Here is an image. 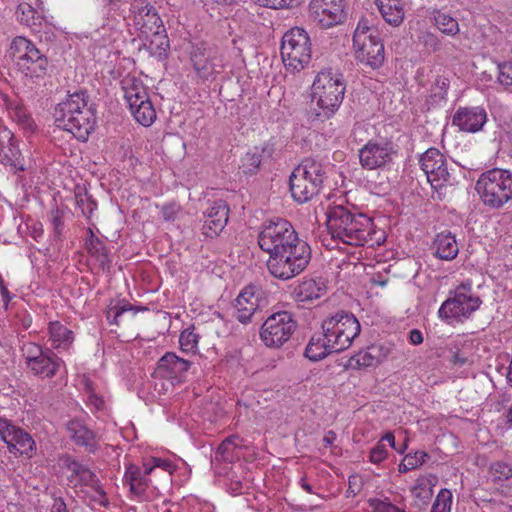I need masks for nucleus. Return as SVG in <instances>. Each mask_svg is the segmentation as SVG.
Wrapping results in <instances>:
<instances>
[{
  "instance_id": "nucleus-12",
  "label": "nucleus",
  "mask_w": 512,
  "mask_h": 512,
  "mask_svg": "<svg viewBox=\"0 0 512 512\" xmlns=\"http://www.w3.org/2000/svg\"><path fill=\"white\" fill-rule=\"evenodd\" d=\"M297 328V322L288 311L270 315L262 324L260 336L268 347H280L290 339Z\"/></svg>"
},
{
  "instance_id": "nucleus-13",
  "label": "nucleus",
  "mask_w": 512,
  "mask_h": 512,
  "mask_svg": "<svg viewBox=\"0 0 512 512\" xmlns=\"http://www.w3.org/2000/svg\"><path fill=\"white\" fill-rule=\"evenodd\" d=\"M123 90L135 120L145 127L152 125L156 119V111L144 86L132 79L124 82Z\"/></svg>"
},
{
  "instance_id": "nucleus-31",
  "label": "nucleus",
  "mask_w": 512,
  "mask_h": 512,
  "mask_svg": "<svg viewBox=\"0 0 512 512\" xmlns=\"http://www.w3.org/2000/svg\"><path fill=\"white\" fill-rule=\"evenodd\" d=\"M139 310H147V308H138L125 303L121 306H116L114 309L113 322L117 326L130 327L138 322L137 313Z\"/></svg>"
},
{
  "instance_id": "nucleus-25",
  "label": "nucleus",
  "mask_w": 512,
  "mask_h": 512,
  "mask_svg": "<svg viewBox=\"0 0 512 512\" xmlns=\"http://www.w3.org/2000/svg\"><path fill=\"white\" fill-rule=\"evenodd\" d=\"M61 359L58 358L51 350L47 349L46 353L41 355L33 362H27V366L36 375L44 377H52L56 374L60 367Z\"/></svg>"
},
{
  "instance_id": "nucleus-38",
  "label": "nucleus",
  "mask_w": 512,
  "mask_h": 512,
  "mask_svg": "<svg viewBox=\"0 0 512 512\" xmlns=\"http://www.w3.org/2000/svg\"><path fill=\"white\" fill-rule=\"evenodd\" d=\"M412 496L421 504H428L433 495L432 488L425 479H418L416 484L411 488Z\"/></svg>"
},
{
  "instance_id": "nucleus-63",
  "label": "nucleus",
  "mask_w": 512,
  "mask_h": 512,
  "mask_svg": "<svg viewBox=\"0 0 512 512\" xmlns=\"http://www.w3.org/2000/svg\"><path fill=\"white\" fill-rule=\"evenodd\" d=\"M155 467H161L163 468L165 471H168L171 473V469H172V464L166 460H163V459H160V458H156L154 459V466H153V469Z\"/></svg>"
},
{
  "instance_id": "nucleus-26",
  "label": "nucleus",
  "mask_w": 512,
  "mask_h": 512,
  "mask_svg": "<svg viewBox=\"0 0 512 512\" xmlns=\"http://www.w3.org/2000/svg\"><path fill=\"white\" fill-rule=\"evenodd\" d=\"M383 19L394 26L400 25L405 16L403 0H375Z\"/></svg>"
},
{
  "instance_id": "nucleus-64",
  "label": "nucleus",
  "mask_w": 512,
  "mask_h": 512,
  "mask_svg": "<svg viewBox=\"0 0 512 512\" xmlns=\"http://www.w3.org/2000/svg\"><path fill=\"white\" fill-rule=\"evenodd\" d=\"M357 477L352 476L349 478V488L347 490L348 493L356 495L360 491V487L356 485Z\"/></svg>"
},
{
  "instance_id": "nucleus-43",
  "label": "nucleus",
  "mask_w": 512,
  "mask_h": 512,
  "mask_svg": "<svg viewBox=\"0 0 512 512\" xmlns=\"http://www.w3.org/2000/svg\"><path fill=\"white\" fill-rule=\"evenodd\" d=\"M226 225L227 222H224L222 219L212 220L205 217V221L202 226V234L206 238H215L223 231Z\"/></svg>"
},
{
  "instance_id": "nucleus-52",
  "label": "nucleus",
  "mask_w": 512,
  "mask_h": 512,
  "mask_svg": "<svg viewBox=\"0 0 512 512\" xmlns=\"http://www.w3.org/2000/svg\"><path fill=\"white\" fill-rule=\"evenodd\" d=\"M435 87L434 95L443 99L449 87V79L444 76H437L435 78Z\"/></svg>"
},
{
  "instance_id": "nucleus-14",
  "label": "nucleus",
  "mask_w": 512,
  "mask_h": 512,
  "mask_svg": "<svg viewBox=\"0 0 512 512\" xmlns=\"http://www.w3.org/2000/svg\"><path fill=\"white\" fill-rule=\"evenodd\" d=\"M469 292V285L458 286L455 296L442 303L438 311L439 317L445 320L468 318L481 304L480 298L469 294Z\"/></svg>"
},
{
  "instance_id": "nucleus-42",
  "label": "nucleus",
  "mask_w": 512,
  "mask_h": 512,
  "mask_svg": "<svg viewBox=\"0 0 512 512\" xmlns=\"http://www.w3.org/2000/svg\"><path fill=\"white\" fill-rule=\"evenodd\" d=\"M452 504V493L448 489H441L438 493L431 512H450Z\"/></svg>"
},
{
  "instance_id": "nucleus-55",
  "label": "nucleus",
  "mask_w": 512,
  "mask_h": 512,
  "mask_svg": "<svg viewBox=\"0 0 512 512\" xmlns=\"http://www.w3.org/2000/svg\"><path fill=\"white\" fill-rule=\"evenodd\" d=\"M410 458H412L413 468L415 469L425 463L429 455L424 451H416L413 455L410 454Z\"/></svg>"
},
{
  "instance_id": "nucleus-22",
  "label": "nucleus",
  "mask_w": 512,
  "mask_h": 512,
  "mask_svg": "<svg viewBox=\"0 0 512 512\" xmlns=\"http://www.w3.org/2000/svg\"><path fill=\"white\" fill-rule=\"evenodd\" d=\"M67 431L71 440L78 446L85 447L87 451L97 449V438L93 430L89 429L80 419H72L67 423Z\"/></svg>"
},
{
  "instance_id": "nucleus-62",
  "label": "nucleus",
  "mask_w": 512,
  "mask_h": 512,
  "mask_svg": "<svg viewBox=\"0 0 512 512\" xmlns=\"http://www.w3.org/2000/svg\"><path fill=\"white\" fill-rule=\"evenodd\" d=\"M163 217L165 220L174 219V215L176 213L174 205H166L162 209Z\"/></svg>"
},
{
  "instance_id": "nucleus-60",
  "label": "nucleus",
  "mask_w": 512,
  "mask_h": 512,
  "mask_svg": "<svg viewBox=\"0 0 512 512\" xmlns=\"http://www.w3.org/2000/svg\"><path fill=\"white\" fill-rule=\"evenodd\" d=\"M409 340L414 345L421 344L423 342L422 333L417 329L411 330L409 333Z\"/></svg>"
},
{
  "instance_id": "nucleus-9",
  "label": "nucleus",
  "mask_w": 512,
  "mask_h": 512,
  "mask_svg": "<svg viewBox=\"0 0 512 512\" xmlns=\"http://www.w3.org/2000/svg\"><path fill=\"white\" fill-rule=\"evenodd\" d=\"M280 51L287 69L303 70L310 63L312 55L308 33L300 27L291 28L282 37Z\"/></svg>"
},
{
  "instance_id": "nucleus-5",
  "label": "nucleus",
  "mask_w": 512,
  "mask_h": 512,
  "mask_svg": "<svg viewBox=\"0 0 512 512\" xmlns=\"http://www.w3.org/2000/svg\"><path fill=\"white\" fill-rule=\"evenodd\" d=\"M345 89L342 75L331 71L318 73L312 85L313 98L317 100V105L322 110L317 116L329 118L339 108Z\"/></svg>"
},
{
  "instance_id": "nucleus-50",
  "label": "nucleus",
  "mask_w": 512,
  "mask_h": 512,
  "mask_svg": "<svg viewBox=\"0 0 512 512\" xmlns=\"http://www.w3.org/2000/svg\"><path fill=\"white\" fill-rule=\"evenodd\" d=\"M18 430L9 420L0 417V438L7 444L9 438Z\"/></svg>"
},
{
  "instance_id": "nucleus-46",
  "label": "nucleus",
  "mask_w": 512,
  "mask_h": 512,
  "mask_svg": "<svg viewBox=\"0 0 512 512\" xmlns=\"http://www.w3.org/2000/svg\"><path fill=\"white\" fill-rule=\"evenodd\" d=\"M369 505L372 507L373 512H406L390 502L379 499H370Z\"/></svg>"
},
{
  "instance_id": "nucleus-21",
  "label": "nucleus",
  "mask_w": 512,
  "mask_h": 512,
  "mask_svg": "<svg viewBox=\"0 0 512 512\" xmlns=\"http://www.w3.org/2000/svg\"><path fill=\"white\" fill-rule=\"evenodd\" d=\"M190 365V361L168 352L160 358L154 373L161 378L180 380L188 371Z\"/></svg>"
},
{
  "instance_id": "nucleus-1",
  "label": "nucleus",
  "mask_w": 512,
  "mask_h": 512,
  "mask_svg": "<svg viewBox=\"0 0 512 512\" xmlns=\"http://www.w3.org/2000/svg\"><path fill=\"white\" fill-rule=\"evenodd\" d=\"M327 228L333 239L352 246H373L372 220L362 214L353 213L348 208L338 205L329 207L327 211Z\"/></svg>"
},
{
  "instance_id": "nucleus-3",
  "label": "nucleus",
  "mask_w": 512,
  "mask_h": 512,
  "mask_svg": "<svg viewBox=\"0 0 512 512\" xmlns=\"http://www.w3.org/2000/svg\"><path fill=\"white\" fill-rule=\"evenodd\" d=\"M325 178L323 165L311 158L304 159L289 179L293 199L299 203L310 201L320 192Z\"/></svg>"
},
{
  "instance_id": "nucleus-51",
  "label": "nucleus",
  "mask_w": 512,
  "mask_h": 512,
  "mask_svg": "<svg viewBox=\"0 0 512 512\" xmlns=\"http://www.w3.org/2000/svg\"><path fill=\"white\" fill-rule=\"evenodd\" d=\"M507 69L510 70L511 68L506 64H498L496 68L497 80L499 81V83L505 86L512 85V75H510V73L506 71Z\"/></svg>"
},
{
  "instance_id": "nucleus-7",
  "label": "nucleus",
  "mask_w": 512,
  "mask_h": 512,
  "mask_svg": "<svg viewBox=\"0 0 512 512\" xmlns=\"http://www.w3.org/2000/svg\"><path fill=\"white\" fill-rule=\"evenodd\" d=\"M303 242L291 223L282 218L266 221L258 235L259 247L269 256Z\"/></svg>"
},
{
  "instance_id": "nucleus-29",
  "label": "nucleus",
  "mask_w": 512,
  "mask_h": 512,
  "mask_svg": "<svg viewBox=\"0 0 512 512\" xmlns=\"http://www.w3.org/2000/svg\"><path fill=\"white\" fill-rule=\"evenodd\" d=\"M153 471V467H145L144 474L142 473L140 467L136 465H129L126 469L125 473V481L130 486V491L137 495H144L146 488L148 486L145 475L150 474Z\"/></svg>"
},
{
  "instance_id": "nucleus-6",
  "label": "nucleus",
  "mask_w": 512,
  "mask_h": 512,
  "mask_svg": "<svg viewBox=\"0 0 512 512\" xmlns=\"http://www.w3.org/2000/svg\"><path fill=\"white\" fill-rule=\"evenodd\" d=\"M310 260L311 248L305 241L269 256L267 268L273 277L289 280L304 271Z\"/></svg>"
},
{
  "instance_id": "nucleus-4",
  "label": "nucleus",
  "mask_w": 512,
  "mask_h": 512,
  "mask_svg": "<svg viewBox=\"0 0 512 512\" xmlns=\"http://www.w3.org/2000/svg\"><path fill=\"white\" fill-rule=\"evenodd\" d=\"M475 189L485 205L498 209L512 199V173L497 168L486 171Z\"/></svg>"
},
{
  "instance_id": "nucleus-15",
  "label": "nucleus",
  "mask_w": 512,
  "mask_h": 512,
  "mask_svg": "<svg viewBox=\"0 0 512 512\" xmlns=\"http://www.w3.org/2000/svg\"><path fill=\"white\" fill-rule=\"evenodd\" d=\"M309 17L322 28L340 24L346 18L344 0H311Z\"/></svg>"
},
{
  "instance_id": "nucleus-53",
  "label": "nucleus",
  "mask_w": 512,
  "mask_h": 512,
  "mask_svg": "<svg viewBox=\"0 0 512 512\" xmlns=\"http://www.w3.org/2000/svg\"><path fill=\"white\" fill-rule=\"evenodd\" d=\"M387 457V450L385 448V445L381 442L378 443V445L373 448L370 452V460L373 463H380Z\"/></svg>"
},
{
  "instance_id": "nucleus-45",
  "label": "nucleus",
  "mask_w": 512,
  "mask_h": 512,
  "mask_svg": "<svg viewBox=\"0 0 512 512\" xmlns=\"http://www.w3.org/2000/svg\"><path fill=\"white\" fill-rule=\"evenodd\" d=\"M234 448L230 446V440H223L215 452L216 461L233 462Z\"/></svg>"
},
{
  "instance_id": "nucleus-49",
  "label": "nucleus",
  "mask_w": 512,
  "mask_h": 512,
  "mask_svg": "<svg viewBox=\"0 0 512 512\" xmlns=\"http://www.w3.org/2000/svg\"><path fill=\"white\" fill-rule=\"evenodd\" d=\"M375 350L374 347L370 348L369 351L361 352L357 355V364L359 366L363 367H370L373 365H376L379 360L376 358V356L373 354V351Z\"/></svg>"
},
{
  "instance_id": "nucleus-39",
  "label": "nucleus",
  "mask_w": 512,
  "mask_h": 512,
  "mask_svg": "<svg viewBox=\"0 0 512 512\" xmlns=\"http://www.w3.org/2000/svg\"><path fill=\"white\" fill-rule=\"evenodd\" d=\"M199 335L194 333V327L185 329L179 338V343L181 349L185 352H193L197 351Z\"/></svg>"
},
{
  "instance_id": "nucleus-35",
  "label": "nucleus",
  "mask_w": 512,
  "mask_h": 512,
  "mask_svg": "<svg viewBox=\"0 0 512 512\" xmlns=\"http://www.w3.org/2000/svg\"><path fill=\"white\" fill-rule=\"evenodd\" d=\"M36 46L28 39L22 36L15 37L14 40L11 43V52L13 55V58L16 62V65L19 61H21L23 58H25L32 49H35Z\"/></svg>"
},
{
  "instance_id": "nucleus-54",
  "label": "nucleus",
  "mask_w": 512,
  "mask_h": 512,
  "mask_svg": "<svg viewBox=\"0 0 512 512\" xmlns=\"http://www.w3.org/2000/svg\"><path fill=\"white\" fill-rule=\"evenodd\" d=\"M52 224H53L55 236L59 237L61 235L64 223H63V217L58 210H56L52 213Z\"/></svg>"
},
{
  "instance_id": "nucleus-33",
  "label": "nucleus",
  "mask_w": 512,
  "mask_h": 512,
  "mask_svg": "<svg viewBox=\"0 0 512 512\" xmlns=\"http://www.w3.org/2000/svg\"><path fill=\"white\" fill-rule=\"evenodd\" d=\"M49 333L55 348H67L73 342V332L59 322L50 323Z\"/></svg>"
},
{
  "instance_id": "nucleus-10",
  "label": "nucleus",
  "mask_w": 512,
  "mask_h": 512,
  "mask_svg": "<svg viewBox=\"0 0 512 512\" xmlns=\"http://www.w3.org/2000/svg\"><path fill=\"white\" fill-rule=\"evenodd\" d=\"M356 59L362 64L377 69L384 62V45L375 30L358 25L353 36Z\"/></svg>"
},
{
  "instance_id": "nucleus-8",
  "label": "nucleus",
  "mask_w": 512,
  "mask_h": 512,
  "mask_svg": "<svg viewBox=\"0 0 512 512\" xmlns=\"http://www.w3.org/2000/svg\"><path fill=\"white\" fill-rule=\"evenodd\" d=\"M323 336L331 342L330 347L342 352L350 347L361 331L357 318L349 312L340 311L322 322Z\"/></svg>"
},
{
  "instance_id": "nucleus-16",
  "label": "nucleus",
  "mask_w": 512,
  "mask_h": 512,
  "mask_svg": "<svg viewBox=\"0 0 512 512\" xmlns=\"http://www.w3.org/2000/svg\"><path fill=\"white\" fill-rule=\"evenodd\" d=\"M134 26L141 35H159L164 31L162 20L154 6L145 0H135L132 4Z\"/></svg>"
},
{
  "instance_id": "nucleus-47",
  "label": "nucleus",
  "mask_w": 512,
  "mask_h": 512,
  "mask_svg": "<svg viewBox=\"0 0 512 512\" xmlns=\"http://www.w3.org/2000/svg\"><path fill=\"white\" fill-rule=\"evenodd\" d=\"M76 198H77V204L81 208L82 213L86 217H91L93 211L97 207L96 202L91 198V196H88L87 194H85L84 198L76 195Z\"/></svg>"
},
{
  "instance_id": "nucleus-27",
  "label": "nucleus",
  "mask_w": 512,
  "mask_h": 512,
  "mask_svg": "<svg viewBox=\"0 0 512 512\" xmlns=\"http://www.w3.org/2000/svg\"><path fill=\"white\" fill-rule=\"evenodd\" d=\"M434 255L441 260H452L458 252L455 237L450 233H439L433 241Z\"/></svg>"
},
{
  "instance_id": "nucleus-44",
  "label": "nucleus",
  "mask_w": 512,
  "mask_h": 512,
  "mask_svg": "<svg viewBox=\"0 0 512 512\" xmlns=\"http://www.w3.org/2000/svg\"><path fill=\"white\" fill-rule=\"evenodd\" d=\"M241 169L244 174H254L261 164V155L257 152H247L242 158Z\"/></svg>"
},
{
  "instance_id": "nucleus-17",
  "label": "nucleus",
  "mask_w": 512,
  "mask_h": 512,
  "mask_svg": "<svg viewBox=\"0 0 512 512\" xmlns=\"http://www.w3.org/2000/svg\"><path fill=\"white\" fill-rule=\"evenodd\" d=\"M420 164L433 188H441L449 181L450 174L447 169L446 159L438 149H428L421 156Z\"/></svg>"
},
{
  "instance_id": "nucleus-48",
  "label": "nucleus",
  "mask_w": 512,
  "mask_h": 512,
  "mask_svg": "<svg viewBox=\"0 0 512 512\" xmlns=\"http://www.w3.org/2000/svg\"><path fill=\"white\" fill-rule=\"evenodd\" d=\"M46 353V350L44 351L41 346L29 343L24 346L23 348V355L25 356L26 363L27 362H33L37 358H39L41 355Z\"/></svg>"
},
{
  "instance_id": "nucleus-20",
  "label": "nucleus",
  "mask_w": 512,
  "mask_h": 512,
  "mask_svg": "<svg viewBox=\"0 0 512 512\" xmlns=\"http://www.w3.org/2000/svg\"><path fill=\"white\" fill-rule=\"evenodd\" d=\"M392 148L377 143H367L359 152L361 165L367 169H375L392 160Z\"/></svg>"
},
{
  "instance_id": "nucleus-11",
  "label": "nucleus",
  "mask_w": 512,
  "mask_h": 512,
  "mask_svg": "<svg viewBox=\"0 0 512 512\" xmlns=\"http://www.w3.org/2000/svg\"><path fill=\"white\" fill-rule=\"evenodd\" d=\"M190 60L197 76L202 80H211L224 69V58L219 50L205 42L192 45Z\"/></svg>"
},
{
  "instance_id": "nucleus-30",
  "label": "nucleus",
  "mask_w": 512,
  "mask_h": 512,
  "mask_svg": "<svg viewBox=\"0 0 512 512\" xmlns=\"http://www.w3.org/2000/svg\"><path fill=\"white\" fill-rule=\"evenodd\" d=\"M331 342H328L326 337H321L320 335L312 336L306 349L305 356L312 361H318L326 357L331 353H339V350L331 349Z\"/></svg>"
},
{
  "instance_id": "nucleus-36",
  "label": "nucleus",
  "mask_w": 512,
  "mask_h": 512,
  "mask_svg": "<svg viewBox=\"0 0 512 512\" xmlns=\"http://www.w3.org/2000/svg\"><path fill=\"white\" fill-rule=\"evenodd\" d=\"M86 249L89 254L97 256L101 264L108 261V253L102 241L89 229V238L86 240Z\"/></svg>"
},
{
  "instance_id": "nucleus-61",
  "label": "nucleus",
  "mask_w": 512,
  "mask_h": 512,
  "mask_svg": "<svg viewBox=\"0 0 512 512\" xmlns=\"http://www.w3.org/2000/svg\"><path fill=\"white\" fill-rule=\"evenodd\" d=\"M276 2V9L291 8L299 4V0H274Z\"/></svg>"
},
{
  "instance_id": "nucleus-56",
  "label": "nucleus",
  "mask_w": 512,
  "mask_h": 512,
  "mask_svg": "<svg viewBox=\"0 0 512 512\" xmlns=\"http://www.w3.org/2000/svg\"><path fill=\"white\" fill-rule=\"evenodd\" d=\"M6 158H7V161L10 163V165L12 167H14L16 170H18V171L25 170L23 159L21 158V154L19 152H17V155L13 154V158L8 157V156H6Z\"/></svg>"
},
{
  "instance_id": "nucleus-59",
  "label": "nucleus",
  "mask_w": 512,
  "mask_h": 512,
  "mask_svg": "<svg viewBox=\"0 0 512 512\" xmlns=\"http://www.w3.org/2000/svg\"><path fill=\"white\" fill-rule=\"evenodd\" d=\"M15 116L19 119V121L30 125V117L26 114V111L23 107L17 106L15 108Z\"/></svg>"
},
{
  "instance_id": "nucleus-24",
  "label": "nucleus",
  "mask_w": 512,
  "mask_h": 512,
  "mask_svg": "<svg viewBox=\"0 0 512 512\" xmlns=\"http://www.w3.org/2000/svg\"><path fill=\"white\" fill-rule=\"evenodd\" d=\"M48 66L47 58L37 48L32 51L21 61L18 62V70L27 77H41L45 74Z\"/></svg>"
},
{
  "instance_id": "nucleus-23",
  "label": "nucleus",
  "mask_w": 512,
  "mask_h": 512,
  "mask_svg": "<svg viewBox=\"0 0 512 512\" xmlns=\"http://www.w3.org/2000/svg\"><path fill=\"white\" fill-rule=\"evenodd\" d=\"M63 465L67 470H69L72 473L71 478H78L80 484L90 486L100 496L105 497L106 494L102 487L99 485V480L97 476L88 467L72 459L69 456H66L63 459Z\"/></svg>"
},
{
  "instance_id": "nucleus-40",
  "label": "nucleus",
  "mask_w": 512,
  "mask_h": 512,
  "mask_svg": "<svg viewBox=\"0 0 512 512\" xmlns=\"http://www.w3.org/2000/svg\"><path fill=\"white\" fill-rule=\"evenodd\" d=\"M229 206L226 201L219 199L213 202L212 206L207 210L205 217L212 220H224L228 222Z\"/></svg>"
},
{
  "instance_id": "nucleus-41",
  "label": "nucleus",
  "mask_w": 512,
  "mask_h": 512,
  "mask_svg": "<svg viewBox=\"0 0 512 512\" xmlns=\"http://www.w3.org/2000/svg\"><path fill=\"white\" fill-rule=\"evenodd\" d=\"M489 473L494 482L505 481L512 477V468L505 462L491 464Z\"/></svg>"
},
{
  "instance_id": "nucleus-58",
  "label": "nucleus",
  "mask_w": 512,
  "mask_h": 512,
  "mask_svg": "<svg viewBox=\"0 0 512 512\" xmlns=\"http://www.w3.org/2000/svg\"><path fill=\"white\" fill-rule=\"evenodd\" d=\"M414 469L413 468V463H412V458H410V454H407L403 461L400 463L399 465V472L400 473H406L410 470Z\"/></svg>"
},
{
  "instance_id": "nucleus-57",
  "label": "nucleus",
  "mask_w": 512,
  "mask_h": 512,
  "mask_svg": "<svg viewBox=\"0 0 512 512\" xmlns=\"http://www.w3.org/2000/svg\"><path fill=\"white\" fill-rule=\"evenodd\" d=\"M425 45L432 48L433 51L440 49L441 43L433 34H427L425 36Z\"/></svg>"
},
{
  "instance_id": "nucleus-19",
  "label": "nucleus",
  "mask_w": 512,
  "mask_h": 512,
  "mask_svg": "<svg viewBox=\"0 0 512 512\" xmlns=\"http://www.w3.org/2000/svg\"><path fill=\"white\" fill-rule=\"evenodd\" d=\"M486 121V111L481 107L459 108L452 119L453 125L466 132L481 130Z\"/></svg>"
},
{
  "instance_id": "nucleus-2",
  "label": "nucleus",
  "mask_w": 512,
  "mask_h": 512,
  "mask_svg": "<svg viewBox=\"0 0 512 512\" xmlns=\"http://www.w3.org/2000/svg\"><path fill=\"white\" fill-rule=\"evenodd\" d=\"M87 98L85 91L75 92L59 103L54 113L56 126L82 141L87 140L96 124L95 112L88 106Z\"/></svg>"
},
{
  "instance_id": "nucleus-18",
  "label": "nucleus",
  "mask_w": 512,
  "mask_h": 512,
  "mask_svg": "<svg viewBox=\"0 0 512 512\" xmlns=\"http://www.w3.org/2000/svg\"><path fill=\"white\" fill-rule=\"evenodd\" d=\"M259 294L260 290L256 286L249 285L235 299L234 308L236 309V318L239 322L247 324L252 321L259 307Z\"/></svg>"
},
{
  "instance_id": "nucleus-34",
  "label": "nucleus",
  "mask_w": 512,
  "mask_h": 512,
  "mask_svg": "<svg viewBox=\"0 0 512 512\" xmlns=\"http://www.w3.org/2000/svg\"><path fill=\"white\" fill-rule=\"evenodd\" d=\"M436 27L444 34L454 36L459 32V24L456 19L450 15L437 11L434 14Z\"/></svg>"
},
{
  "instance_id": "nucleus-32",
  "label": "nucleus",
  "mask_w": 512,
  "mask_h": 512,
  "mask_svg": "<svg viewBox=\"0 0 512 512\" xmlns=\"http://www.w3.org/2000/svg\"><path fill=\"white\" fill-rule=\"evenodd\" d=\"M10 452L18 451L20 454L30 455L33 451L35 442L27 432L18 428L16 432L7 441Z\"/></svg>"
},
{
  "instance_id": "nucleus-28",
  "label": "nucleus",
  "mask_w": 512,
  "mask_h": 512,
  "mask_svg": "<svg viewBox=\"0 0 512 512\" xmlns=\"http://www.w3.org/2000/svg\"><path fill=\"white\" fill-rule=\"evenodd\" d=\"M324 282L308 279L300 283L294 290L296 301L304 303L320 298L325 293Z\"/></svg>"
},
{
  "instance_id": "nucleus-37",
  "label": "nucleus",
  "mask_w": 512,
  "mask_h": 512,
  "mask_svg": "<svg viewBox=\"0 0 512 512\" xmlns=\"http://www.w3.org/2000/svg\"><path fill=\"white\" fill-rule=\"evenodd\" d=\"M19 21L28 26L35 27L41 24V16L39 13L28 3H22L18 6Z\"/></svg>"
}]
</instances>
